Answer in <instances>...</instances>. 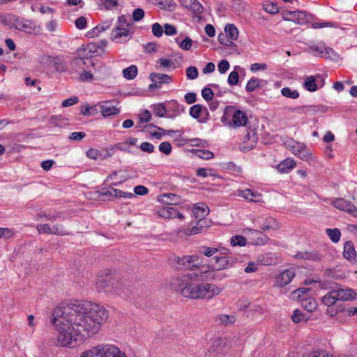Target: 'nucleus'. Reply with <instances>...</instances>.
I'll use <instances>...</instances> for the list:
<instances>
[{
    "mask_svg": "<svg viewBox=\"0 0 357 357\" xmlns=\"http://www.w3.org/2000/svg\"><path fill=\"white\" fill-rule=\"evenodd\" d=\"M108 318V312L91 302L70 303L54 309L52 321L58 332L56 344L73 348L100 331Z\"/></svg>",
    "mask_w": 357,
    "mask_h": 357,
    "instance_id": "obj_1",
    "label": "nucleus"
},
{
    "mask_svg": "<svg viewBox=\"0 0 357 357\" xmlns=\"http://www.w3.org/2000/svg\"><path fill=\"white\" fill-rule=\"evenodd\" d=\"M174 289L183 297L192 300H211L222 292V288L208 282H197L196 275L184 274L172 280Z\"/></svg>",
    "mask_w": 357,
    "mask_h": 357,
    "instance_id": "obj_2",
    "label": "nucleus"
},
{
    "mask_svg": "<svg viewBox=\"0 0 357 357\" xmlns=\"http://www.w3.org/2000/svg\"><path fill=\"white\" fill-rule=\"evenodd\" d=\"M79 357H127L120 349L112 344H100L83 351Z\"/></svg>",
    "mask_w": 357,
    "mask_h": 357,
    "instance_id": "obj_3",
    "label": "nucleus"
},
{
    "mask_svg": "<svg viewBox=\"0 0 357 357\" xmlns=\"http://www.w3.org/2000/svg\"><path fill=\"white\" fill-rule=\"evenodd\" d=\"M96 286L99 291H112L110 286L114 293L122 296L123 291L121 283L113 278L110 273L99 275L96 278Z\"/></svg>",
    "mask_w": 357,
    "mask_h": 357,
    "instance_id": "obj_4",
    "label": "nucleus"
},
{
    "mask_svg": "<svg viewBox=\"0 0 357 357\" xmlns=\"http://www.w3.org/2000/svg\"><path fill=\"white\" fill-rule=\"evenodd\" d=\"M281 16L284 20L294 22L296 24L303 25L311 22L314 16L305 11L296 10H283Z\"/></svg>",
    "mask_w": 357,
    "mask_h": 357,
    "instance_id": "obj_5",
    "label": "nucleus"
},
{
    "mask_svg": "<svg viewBox=\"0 0 357 357\" xmlns=\"http://www.w3.org/2000/svg\"><path fill=\"white\" fill-rule=\"evenodd\" d=\"M196 268H198V271L192 274L196 275V278L201 281L221 280L226 276L225 274H216L215 268L213 265H198V267Z\"/></svg>",
    "mask_w": 357,
    "mask_h": 357,
    "instance_id": "obj_6",
    "label": "nucleus"
},
{
    "mask_svg": "<svg viewBox=\"0 0 357 357\" xmlns=\"http://www.w3.org/2000/svg\"><path fill=\"white\" fill-rule=\"evenodd\" d=\"M284 144L289 150L299 158L303 160H308L311 158V153L304 144L290 139Z\"/></svg>",
    "mask_w": 357,
    "mask_h": 357,
    "instance_id": "obj_7",
    "label": "nucleus"
},
{
    "mask_svg": "<svg viewBox=\"0 0 357 357\" xmlns=\"http://www.w3.org/2000/svg\"><path fill=\"white\" fill-rule=\"evenodd\" d=\"M100 196L107 197L108 200H112L113 197L132 198L135 197L132 192H126L120 190L109 187V188H102L98 191Z\"/></svg>",
    "mask_w": 357,
    "mask_h": 357,
    "instance_id": "obj_8",
    "label": "nucleus"
},
{
    "mask_svg": "<svg viewBox=\"0 0 357 357\" xmlns=\"http://www.w3.org/2000/svg\"><path fill=\"white\" fill-rule=\"evenodd\" d=\"M198 256L188 255L177 259V264L179 268L184 270L194 271L195 267H198Z\"/></svg>",
    "mask_w": 357,
    "mask_h": 357,
    "instance_id": "obj_9",
    "label": "nucleus"
},
{
    "mask_svg": "<svg viewBox=\"0 0 357 357\" xmlns=\"http://www.w3.org/2000/svg\"><path fill=\"white\" fill-rule=\"evenodd\" d=\"M331 204L339 210L356 215L357 208L349 201L342 198H336L331 201Z\"/></svg>",
    "mask_w": 357,
    "mask_h": 357,
    "instance_id": "obj_10",
    "label": "nucleus"
},
{
    "mask_svg": "<svg viewBox=\"0 0 357 357\" xmlns=\"http://www.w3.org/2000/svg\"><path fill=\"white\" fill-rule=\"evenodd\" d=\"M111 39L117 43H126L131 38L130 29L115 27L111 33Z\"/></svg>",
    "mask_w": 357,
    "mask_h": 357,
    "instance_id": "obj_11",
    "label": "nucleus"
},
{
    "mask_svg": "<svg viewBox=\"0 0 357 357\" xmlns=\"http://www.w3.org/2000/svg\"><path fill=\"white\" fill-rule=\"evenodd\" d=\"M13 26L21 31L31 33L33 30V23L29 20L14 17L13 20Z\"/></svg>",
    "mask_w": 357,
    "mask_h": 357,
    "instance_id": "obj_12",
    "label": "nucleus"
},
{
    "mask_svg": "<svg viewBox=\"0 0 357 357\" xmlns=\"http://www.w3.org/2000/svg\"><path fill=\"white\" fill-rule=\"evenodd\" d=\"M338 301H349L356 298V294L350 288H343L340 286L334 289Z\"/></svg>",
    "mask_w": 357,
    "mask_h": 357,
    "instance_id": "obj_13",
    "label": "nucleus"
},
{
    "mask_svg": "<svg viewBox=\"0 0 357 357\" xmlns=\"http://www.w3.org/2000/svg\"><path fill=\"white\" fill-rule=\"evenodd\" d=\"M294 276L295 271L294 269H287L280 273V275L276 278V283L280 287H284L290 283Z\"/></svg>",
    "mask_w": 357,
    "mask_h": 357,
    "instance_id": "obj_14",
    "label": "nucleus"
},
{
    "mask_svg": "<svg viewBox=\"0 0 357 357\" xmlns=\"http://www.w3.org/2000/svg\"><path fill=\"white\" fill-rule=\"evenodd\" d=\"M100 108V113L104 117L117 115L120 112V109L116 106L110 105L109 101H107L98 105Z\"/></svg>",
    "mask_w": 357,
    "mask_h": 357,
    "instance_id": "obj_15",
    "label": "nucleus"
},
{
    "mask_svg": "<svg viewBox=\"0 0 357 357\" xmlns=\"http://www.w3.org/2000/svg\"><path fill=\"white\" fill-rule=\"evenodd\" d=\"M343 256L345 259L351 262L356 261V252L351 241H348L344 243Z\"/></svg>",
    "mask_w": 357,
    "mask_h": 357,
    "instance_id": "obj_16",
    "label": "nucleus"
},
{
    "mask_svg": "<svg viewBox=\"0 0 357 357\" xmlns=\"http://www.w3.org/2000/svg\"><path fill=\"white\" fill-rule=\"evenodd\" d=\"M248 120L247 114L240 109L235 111L232 116V123L236 128L245 126Z\"/></svg>",
    "mask_w": 357,
    "mask_h": 357,
    "instance_id": "obj_17",
    "label": "nucleus"
},
{
    "mask_svg": "<svg viewBox=\"0 0 357 357\" xmlns=\"http://www.w3.org/2000/svg\"><path fill=\"white\" fill-rule=\"evenodd\" d=\"M91 52V49L90 48V46L88 45L87 47L78 50V55L79 57H76L72 60V65L73 66H80L82 65L86 64V61L84 59V57L86 56H90L89 54Z\"/></svg>",
    "mask_w": 357,
    "mask_h": 357,
    "instance_id": "obj_18",
    "label": "nucleus"
},
{
    "mask_svg": "<svg viewBox=\"0 0 357 357\" xmlns=\"http://www.w3.org/2000/svg\"><path fill=\"white\" fill-rule=\"evenodd\" d=\"M184 6L191 10L199 20H201L200 14L203 12L204 8L197 0H190L189 3H187Z\"/></svg>",
    "mask_w": 357,
    "mask_h": 357,
    "instance_id": "obj_19",
    "label": "nucleus"
},
{
    "mask_svg": "<svg viewBox=\"0 0 357 357\" xmlns=\"http://www.w3.org/2000/svg\"><path fill=\"white\" fill-rule=\"evenodd\" d=\"M296 259L312 260V261H320L321 259V255L317 252H299L294 256Z\"/></svg>",
    "mask_w": 357,
    "mask_h": 357,
    "instance_id": "obj_20",
    "label": "nucleus"
},
{
    "mask_svg": "<svg viewBox=\"0 0 357 357\" xmlns=\"http://www.w3.org/2000/svg\"><path fill=\"white\" fill-rule=\"evenodd\" d=\"M149 77L152 82L158 83L160 86L162 84H169L172 80L169 75L162 73H153L150 74Z\"/></svg>",
    "mask_w": 357,
    "mask_h": 357,
    "instance_id": "obj_21",
    "label": "nucleus"
},
{
    "mask_svg": "<svg viewBox=\"0 0 357 357\" xmlns=\"http://www.w3.org/2000/svg\"><path fill=\"white\" fill-rule=\"evenodd\" d=\"M215 264L213 267L215 271H220L227 268L231 265L229 257L227 256H216L214 257Z\"/></svg>",
    "mask_w": 357,
    "mask_h": 357,
    "instance_id": "obj_22",
    "label": "nucleus"
},
{
    "mask_svg": "<svg viewBox=\"0 0 357 357\" xmlns=\"http://www.w3.org/2000/svg\"><path fill=\"white\" fill-rule=\"evenodd\" d=\"M209 208L204 204H196L193 209V213L196 218L204 219L209 213Z\"/></svg>",
    "mask_w": 357,
    "mask_h": 357,
    "instance_id": "obj_23",
    "label": "nucleus"
},
{
    "mask_svg": "<svg viewBox=\"0 0 357 357\" xmlns=\"http://www.w3.org/2000/svg\"><path fill=\"white\" fill-rule=\"evenodd\" d=\"M265 81L257 78H251L247 83L245 89L248 92H252L264 86Z\"/></svg>",
    "mask_w": 357,
    "mask_h": 357,
    "instance_id": "obj_24",
    "label": "nucleus"
},
{
    "mask_svg": "<svg viewBox=\"0 0 357 357\" xmlns=\"http://www.w3.org/2000/svg\"><path fill=\"white\" fill-rule=\"evenodd\" d=\"M177 199V195L173 193H165L158 197V201L167 205L176 204Z\"/></svg>",
    "mask_w": 357,
    "mask_h": 357,
    "instance_id": "obj_25",
    "label": "nucleus"
},
{
    "mask_svg": "<svg viewBox=\"0 0 357 357\" xmlns=\"http://www.w3.org/2000/svg\"><path fill=\"white\" fill-rule=\"evenodd\" d=\"M241 195L245 199L255 202H259L261 197V194L255 192L250 189H245L241 190Z\"/></svg>",
    "mask_w": 357,
    "mask_h": 357,
    "instance_id": "obj_26",
    "label": "nucleus"
},
{
    "mask_svg": "<svg viewBox=\"0 0 357 357\" xmlns=\"http://www.w3.org/2000/svg\"><path fill=\"white\" fill-rule=\"evenodd\" d=\"M321 301L322 303L328 307L333 305L338 301L335 289L328 292L322 297Z\"/></svg>",
    "mask_w": 357,
    "mask_h": 357,
    "instance_id": "obj_27",
    "label": "nucleus"
},
{
    "mask_svg": "<svg viewBox=\"0 0 357 357\" xmlns=\"http://www.w3.org/2000/svg\"><path fill=\"white\" fill-rule=\"evenodd\" d=\"M296 166V162L294 160L291 158H287L281 162L278 166V169L280 172H288L290 169H293Z\"/></svg>",
    "mask_w": 357,
    "mask_h": 357,
    "instance_id": "obj_28",
    "label": "nucleus"
},
{
    "mask_svg": "<svg viewBox=\"0 0 357 357\" xmlns=\"http://www.w3.org/2000/svg\"><path fill=\"white\" fill-rule=\"evenodd\" d=\"M291 318L292 321L295 324L306 322L309 319L308 315L298 309H296L293 312Z\"/></svg>",
    "mask_w": 357,
    "mask_h": 357,
    "instance_id": "obj_29",
    "label": "nucleus"
},
{
    "mask_svg": "<svg viewBox=\"0 0 357 357\" xmlns=\"http://www.w3.org/2000/svg\"><path fill=\"white\" fill-rule=\"evenodd\" d=\"M224 345L225 344L221 338L215 337L212 340L208 351L210 353H220Z\"/></svg>",
    "mask_w": 357,
    "mask_h": 357,
    "instance_id": "obj_30",
    "label": "nucleus"
},
{
    "mask_svg": "<svg viewBox=\"0 0 357 357\" xmlns=\"http://www.w3.org/2000/svg\"><path fill=\"white\" fill-rule=\"evenodd\" d=\"M177 211L173 206H165L159 211V215L165 218H175L176 217Z\"/></svg>",
    "mask_w": 357,
    "mask_h": 357,
    "instance_id": "obj_31",
    "label": "nucleus"
},
{
    "mask_svg": "<svg viewBox=\"0 0 357 357\" xmlns=\"http://www.w3.org/2000/svg\"><path fill=\"white\" fill-rule=\"evenodd\" d=\"M279 228V225L276 220L272 217L267 218L261 227L262 231L275 230Z\"/></svg>",
    "mask_w": 357,
    "mask_h": 357,
    "instance_id": "obj_32",
    "label": "nucleus"
},
{
    "mask_svg": "<svg viewBox=\"0 0 357 357\" xmlns=\"http://www.w3.org/2000/svg\"><path fill=\"white\" fill-rule=\"evenodd\" d=\"M257 139H258V138H257V136L255 132H247V134L244 137L243 143L246 144L248 142H250V144H248L246 146H245L244 149H246L247 150H250L252 148H253L255 146V144H257Z\"/></svg>",
    "mask_w": 357,
    "mask_h": 357,
    "instance_id": "obj_33",
    "label": "nucleus"
},
{
    "mask_svg": "<svg viewBox=\"0 0 357 357\" xmlns=\"http://www.w3.org/2000/svg\"><path fill=\"white\" fill-rule=\"evenodd\" d=\"M202 112H206V107L199 104L194 105L190 109V115L198 120L202 117Z\"/></svg>",
    "mask_w": 357,
    "mask_h": 357,
    "instance_id": "obj_34",
    "label": "nucleus"
},
{
    "mask_svg": "<svg viewBox=\"0 0 357 357\" xmlns=\"http://www.w3.org/2000/svg\"><path fill=\"white\" fill-rule=\"evenodd\" d=\"M302 307L307 312H312L317 307V301L312 298L302 299Z\"/></svg>",
    "mask_w": 357,
    "mask_h": 357,
    "instance_id": "obj_35",
    "label": "nucleus"
},
{
    "mask_svg": "<svg viewBox=\"0 0 357 357\" xmlns=\"http://www.w3.org/2000/svg\"><path fill=\"white\" fill-rule=\"evenodd\" d=\"M225 34L231 40H236L238 36V30L234 24H227L225 27Z\"/></svg>",
    "mask_w": 357,
    "mask_h": 357,
    "instance_id": "obj_36",
    "label": "nucleus"
},
{
    "mask_svg": "<svg viewBox=\"0 0 357 357\" xmlns=\"http://www.w3.org/2000/svg\"><path fill=\"white\" fill-rule=\"evenodd\" d=\"M326 59H331L333 61H337L340 59V55L335 52L333 49L330 47H326L324 45V56Z\"/></svg>",
    "mask_w": 357,
    "mask_h": 357,
    "instance_id": "obj_37",
    "label": "nucleus"
},
{
    "mask_svg": "<svg viewBox=\"0 0 357 357\" xmlns=\"http://www.w3.org/2000/svg\"><path fill=\"white\" fill-rule=\"evenodd\" d=\"M137 75V66L132 65L123 70V75L127 79H133Z\"/></svg>",
    "mask_w": 357,
    "mask_h": 357,
    "instance_id": "obj_38",
    "label": "nucleus"
},
{
    "mask_svg": "<svg viewBox=\"0 0 357 357\" xmlns=\"http://www.w3.org/2000/svg\"><path fill=\"white\" fill-rule=\"evenodd\" d=\"M216 320L222 325L229 326L235 322L236 318L234 315L220 314Z\"/></svg>",
    "mask_w": 357,
    "mask_h": 357,
    "instance_id": "obj_39",
    "label": "nucleus"
},
{
    "mask_svg": "<svg viewBox=\"0 0 357 357\" xmlns=\"http://www.w3.org/2000/svg\"><path fill=\"white\" fill-rule=\"evenodd\" d=\"M304 87L310 92L317 90V85L315 77L313 76L307 77L304 82Z\"/></svg>",
    "mask_w": 357,
    "mask_h": 357,
    "instance_id": "obj_40",
    "label": "nucleus"
},
{
    "mask_svg": "<svg viewBox=\"0 0 357 357\" xmlns=\"http://www.w3.org/2000/svg\"><path fill=\"white\" fill-rule=\"evenodd\" d=\"M281 93L283 96L291 98L296 99L299 97V93L297 90L291 89L289 87H284L281 89Z\"/></svg>",
    "mask_w": 357,
    "mask_h": 357,
    "instance_id": "obj_41",
    "label": "nucleus"
},
{
    "mask_svg": "<svg viewBox=\"0 0 357 357\" xmlns=\"http://www.w3.org/2000/svg\"><path fill=\"white\" fill-rule=\"evenodd\" d=\"M263 8L264 10L270 14H276L279 12V8L276 3L270 1H266L263 3Z\"/></svg>",
    "mask_w": 357,
    "mask_h": 357,
    "instance_id": "obj_42",
    "label": "nucleus"
},
{
    "mask_svg": "<svg viewBox=\"0 0 357 357\" xmlns=\"http://www.w3.org/2000/svg\"><path fill=\"white\" fill-rule=\"evenodd\" d=\"M176 43L179 47L183 50H189L192 45V40L189 37H185L183 40H180L179 38H175Z\"/></svg>",
    "mask_w": 357,
    "mask_h": 357,
    "instance_id": "obj_43",
    "label": "nucleus"
},
{
    "mask_svg": "<svg viewBox=\"0 0 357 357\" xmlns=\"http://www.w3.org/2000/svg\"><path fill=\"white\" fill-rule=\"evenodd\" d=\"M326 233L333 243H337L340 241L341 233L339 229H327Z\"/></svg>",
    "mask_w": 357,
    "mask_h": 357,
    "instance_id": "obj_44",
    "label": "nucleus"
},
{
    "mask_svg": "<svg viewBox=\"0 0 357 357\" xmlns=\"http://www.w3.org/2000/svg\"><path fill=\"white\" fill-rule=\"evenodd\" d=\"M306 51L315 56H324V45L321 47H319L316 45H310L307 47Z\"/></svg>",
    "mask_w": 357,
    "mask_h": 357,
    "instance_id": "obj_45",
    "label": "nucleus"
},
{
    "mask_svg": "<svg viewBox=\"0 0 357 357\" xmlns=\"http://www.w3.org/2000/svg\"><path fill=\"white\" fill-rule=\"evenodd\" d=\"M219 252V248H212L207 246H202L200 248V253L203 254L206 257H210L217 254Z\"/></svg>",
    "mask_w": 357,
    "mask_h": 357,
    "instance_id": "obj_46",
    "label": "nucleus"
},
{
    "mask_svg": "<svg viewBox=\"0 0 357 357\" xmlns=\"http://www.w3.org/2000/svg\"><path fill=\"white\" fill-rule=\"evenodd\" d=\"M230 243L232 246H243L246 244V238L241 235H236L231 237Z\"/></svg>",
    "mask_w": 357,
    "mask_h": 357,
    "instance_id": "obj_47",
    "label": "nucleus"
},
{
    "mask_svg": "<svg viewBox=\"0 0 357 357\" xmlns=\"http://www.w3.org/2000/svg\"><path fill=\"white\" fill-rule=\"evenodd\" d=\"M167 113V109L164 104L160 103L154 106L153 114L158 117H165Z\"/></svg>",
    "mask_w": 357,
    "mask_h": 357,
    "instance_id": "obj_48",
    "label": "nucleus"
},
{
    "mask_svg": "<svg viewBox=\"0 0 357 357\" xmlns=\"http://www.w3.org/2000/svg\"><path fill=\"white\" fill-rule=\"evenodd\" d=\"M185 235L187 236H192L195 235L199 233H202V226L201 225H198L197 223L196 225L192 227L191 229H185L183 230H181Z\"/></svg>",
    "mask_w": 357,
    "mask_h": 357,
    "instance_id": "obj_49",
    "label": "nucleus"
},
{
    "mask_svg": "<svg viewBox=\"0 0 357 357\" xmlns=\"http://www.w3.org/2000/svg\"><path fill=\"white\" fill-rule=\"evenodd\" d=\"M70 232L62 225H53V235H69Z\"/></svg>",
    "mask_w": 357,
    "mask_h": 357,
    "instance_id": "obj_50",
    "label": "nucleus"
},
{
    "mask_svg": "<svg viewBox=\"0 0 357 357\" xmlns=\"http://www.w3.org/2000/svg\"><path fill=\"white\" fill-rule=\"evenodd\" d=\"M252 232L257 236V239L255 242L256 245H263L267 243L268 238L262 234L261 231L257 230H252Z\"/></svg>",
    "mask_w": 357,
    "mask_h": 357,
    "instance_id": "obj_51",
    "label": "nucleus"
},
{
    "mask_svg": "<svg viewBox=\"0 0 357 357\" xmlns=\"http://www.w3.org/2000/svg\"><path fill=\"white\" fill-rule=\"evenodd\" d=\"M131 26V24L128 22L126 17L123 15L118 17V20L116 24V28H128Z\"/></svg>",
    "mask_w": 357,
    "mask_h": 357,
    "instance_id": "obj_52",
    "label": "nucleus"
},
{
    "mask_svg": "<svg viewBox=\"0 0 357 357\" xmlns=\"http://www.w3.org/2000/svg\"><path fill=\"white\" fill-rule=\"evenodd\" d=\"M312 27L314 29H321L325 27H333L337 28L338 26L337 24L331 22H315L312 24Z\"/></svg>",
    "mask_w": 357,
    "mask_h": 357,
    "instance_id": "obj_53",
    "label": "nucleus"
},
{
    "mask_svg": "<svg viewBox=\"0 0 357 357\" xmlns=\"http://www.w3.org/2000/svg\"><path fill=\"white\" fill-rule=\"evenodd\" d=\"M36 229L39 233L53 234V226L51 227L49 224L38 225Z\"/></svg>",
    "mask_w": 357,
    "mask_h": 357,
    "instance_id": "obj_54",
    "label": "nucleus"
},
{
    "mask_svg": "<svg viewBox=\"0 0 357 357\" xmlns=\"http://www.w3.org/2000/svg\"><path fill=\"white\" fill-rule=\"evenodd\" d=\"M326 111V107L323 105H307V112L315 114L317 112L324 113Z\"/></svg>",
    "mask_w": 357,
    "mask_h": 357,
    "instance_id": "obj_55",
    "label": "nucleus"
},
{
    "mask_svg": "<svg viewBox=\"0 0 357 357\" xmlns=\"http://www.w3.org/2000/svg\"><path fill=\"white\" fill-rule=\"evenodd\" d=\"M239 75L237 71H232L228 76V84L231 86L236 85L238 82Z\"/></svg>",
    "mask_w": 357,
    "mask_h": 357,
    "instance_id": "obj_56",
    "label": "nucleus"
},
{
    "mask_svg": "<svg viewBox=\"0 0 357 357\" xmlns=\"http://www.w3.org/2000/svg\"><path fill=\"white\" fill-rule=\"evenodd\" d=\"M14 235V231L10 228L0 227V238L9 239Z\"/></svg>",
    "mask_w": 357,
    "mask_h": 357,
    "instance_id": "obj_57",
    "label": "nucleus"
},
{
    "mask_svg": "<svg viewBox=\"0 0 357 357\" xmlns=\"http://www.w3.org/2000/svg\"><path fill=\"white\" fill-rule=\"evenodd\" d=\"M172 147L169 142H164L159 145L160 151L165 153V155L170 154L172 152Z\"/></svg>",
    "mask_w": 357,
    "mask_h": 357,
    "instance_id": "obj_58",
    "label": "nucleus"
},
{
    "mask_svg": "<svg viewBox=\"0 0 357 357\" xmlns=\"http://www.w3.org/2000/svg\"><path fill=\"white\" fill-rule=\"evenodd\" d=\"M198 70L196 67L190 66L186 69V76L190 79H195L198 77Z\"/></svg>",
    "mask_w": 357,
    "mask_h": 357,
    "instance_id": "obj_59",
    "label": "nucleus"
},
{
    "mask_svg": "<svg viewBox=\"0 0 357 357\" xmlns=\"http://www.w3.org/2000/svg\"><path fill=\"white\" fill-rule=\"evenodd\" d=\"M144 17V11L142 8H136L132 12V19L135 22H139Z\"/></svg>",
    "mask_w": 357,
    "mask_h": 357,
    "instance_id": "obj_60",
    "label": "nucleus"
},
{
    "mask_svg": "<svg viewBox=\"0 0 357 357\" xmlns=\"http://www.w3.org/2000/svg\"><path fill=\"white\" fill-rule=\"evenodd\" d=\"M202 96L203 98L207 101L212 100L213 98V92L210 88L205 87L202 91Z\"/></svg>",
    "mask_w": 357,
    "mask_h": 357,
    "instance_id": "obj_61",
    "label": "nucleus"
},
{
    "mask_svg": "<svg viewBox=\"0 0 357 357\" xmlns=\"http://www.w3.org/2000/svg\"><path fill=\"white\" fill-rule=\"evenodd\" d=\"M152 33L156 37H160L163 33V29L162 26L156 22L152 25Z\"/></svg>",
    "mask_w": 357,
    "mask_h": 357,
    "instance_id": "obj_62",
    "label": "nucleus"
},
{
    "mask_svg": "<svg viewBox=\"0 0 357 357\" xmlns=\"http://www.w3.org/2000/svg\"><path fill=\"white\" fill-rule=\"evenodd\" d=\"M85 136L84 132H73L69 135L68 139L73 141H81Z\"/></svg>",
    "mask_w": 357,
    "mask_h": 357,
    "instance_id": "obj_63",
    "label": "nucleus"
},
{
    "mask_svg": "<svg viewBox=\"0 0 357 357\" xmlns=\"http://www.w3.org/2000/svg\"><path fill=\"white\" fill-rule=\"evenodd\" d=\"M306 357H333V356L328 354L325 351H314L307 354Z\"/></svg>",
    "mask_w": 357,
    "mask_h": 357,
    "instance_id": "obj_64",
    "label": "nucleus"
}]
</instances>
